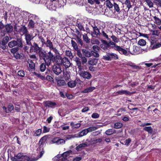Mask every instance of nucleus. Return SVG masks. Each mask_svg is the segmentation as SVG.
<instances>
[{
	"label": "nucleus",
	"mask_w": 161,
	"mask_h": 161,
	"mask_svg": "<svg viewBox=\"0 0 161 161\" xmlns=\"http://www.w3.org/2000/svg\"><path fill=\"white\" fill-rule=\"evenodd\" d=\"M48 55H47L45 58L46 61V64L47 66L50 65L52 62H55L57 64L60 65L62 64V58L59 55L54 56L51 51L49 52Z\"/></svg>",
	"instance_id": "obj_1"
},
{
	"label": "nucleus",
	"mask_w": 161,
	"mask_h": 161,
	"mask_svg": "<svg viewBox=\"0 0 161 161\" xmlns=\"http://www.w3.org/2000/svg\"><path fill=\"white\" fill-rule=\"evenodd\" d=\"M29 45L31 46L29 50L30 53L35 52L36 53L37 52L39 51L41 49V47H40L35 42H34L32 44L31 43V45Z\"/></svg>",
	"instance_id": "obj_2"
},
{
	"label": "nucleus",
	"mask_w": 161,
	"mask_h": 161,
	"mask_svg": "<svg viewBox=\"0 0 161 161\" xmlns=\"http://www.w3.org/2000/svg\"><path fill=\"white\" fill-rule=\"evenodd\" d=\"M13 30V27L10 24H6L5 26L4 29L2 31V33L3 35H5L6 33H11Z\"/></svg>",
	"instance_id": "obj_3"
},
{
	"label": "nucleus",
	"mask_w": 161,
	"mask_h": 161,
	"mask_svg": "<svg viewBox=\"0 0 161 161\" xmlns=\"http://www.w3.org/2000/svg\"><path fill=\"white\" fill-rule=\"evenodd\" d=\"M78 73L80 75L84 78L89 80L92 77L91 74L87 71H84L81 69L78 71Z\"/></svg>",
	"instance_id": "obj_4"
},
{
	"label": "nucleus",
	"mask_w": 161,
	"mask_h": 161,
	"mask_svg": "<svg viewBox=\"0 0 161 161\" xmlns=\"http://www.w3.org/2000/svg\"><path fill=\"white\" fill-rule=\"evenodd\" d=\"M81 80L79 79H76L74 80H70L69 81L67 84L68 86L70 88H74L75 87L77 84L79 83L80 84L81 82Z\"/></svg>",
	"instance_id": "obj_5"
},
{
	"label": "nucleus",
	"mask_w": 161,
	"mask_h": 161,
	"mask_svg": "<svg viewBox=\"0 0 161 161\" xmlns=\"http://www.w3.org/2000/svg\"><path fill=\"white\" fill-rule=\"evenodd\" d=\"M37 53H38L40 59H43L44 60L45 62L46 63V61L45 59V56L47 55H48V54L49 52L47 53L45 51L42 50V48L41 47L40 51H39L37 52Z\"/></svg>",
	"instance_id": "obj_6"
},
{
	"label": "nucleus",
	"mask_w": 161,
	"mask_h": 161,
	"mask_svg": "<svg viewBox=\"0 0 161 161\" xmlns=\"http://www.w3.org/2000/svg\"><path fill=\"white\" fill-rule=\"evenodd\" d=\"M53 72L56 75H58L62 72L61 68L60 65L58 64L54 65L53 67Z\"/></svg>",
	"instance_id": "obj_7"
},
{
	"label": "nucleus",
	"mask_w": 161,
	"mask_h": 161,
	"mask_svg": "<svg viewBox=\"0 0 161 161\" xmlns=\"http://www.w3.org/2000/svg\"><path fill=\"white\" fill-rule=\"evenodd\" d=\"M53 143H55L56 145H63L65 143V141L62 139H60L58 137H56L53 139L52 141Z\"/></svg>",
	"instance_id": "obj_8"
},
{
	"label": "nucleus",
	"mask_w": 161,
	"mask_h": 161,
	"mask_svg": "<svg viewBox=\"0 0 161 161\" xmlns=\"http://www.w3.org/2000/svg\"><path fill=\"white\" fill-rule=\"evenodd\" d=\"M25 36V39L26 41V43L27 45H31V40L33 39L34 36H33L31 34L29 33L26 34L24 35Z\"/></svg>",
	"instance_id": "obj_9"
},
{
	"label": "nucleus",
	"mask_w": 161,
	"mask_h": 161,
	"mask_svg": "<svg viewBox=\"0 0 161 161\" xmlns=\"http://www.w3.org/2000/svg\"><path fill=\"white\" fill-rule=\"evenodd\" d=\"M23 12L24 14L28 17L29 20H35L38 19V16L35 14H30L26 11H24Z\"/></svg>",
	"instance_id": "obj_10"
},
{
	"label": "nucleus",
	"mask_w": 161,
	"mask_h": 161,
	"mask_svg": "<svg viewBox=\"0 0 161 161\" xmlns=\"http://www.w3.org/2000/svg\"><path fill=\"white\" fill-rule=\"evenodd\" d=\"M115 50L118 51L121 54H124L125 55L127 56L129 54L127 50L122 48L120 46H117L115 47Z\"/></svg>",
	"instance_id": "obj_11"
},
{
	"label": "nucleus",
	"mask_w": 161,
	"mask_h": 161,
	"mask_svg": "<svg viewBox=\"0 0 161 161\" xmlns=\"http://www.w3.org/2000/svg\"><path fill=\"white\" fill-rule=\"evenodd\" d=\"M62 64L66 68L69 67L71 64L68 58L66 57H64L63 58Z\"/></svg>",
	"instance_id": "obj_12"
},
{
	"label": "nucleus",
	"mask_w": 161,
	"mask_h": 161,
	"mask_svg": "<svg viewBox=\"0 0 161 161\" xmlns=\"http://www.w3.org/2000/svg\"><path fill=\"white\" fill-rule=\"evenodd\" d=\"M21 160L19 161H36L37 160L38 158H34V159L30 158L29 157L26 155H22L21 158Z\"/></svg>",
	"instance_id": "obj_13"
},
{
	"label": "nucleus",
	"mask_w": 161,
	"mask_h": 161,
	"mask_svg": "<svg viewBox=\"0 0 161 161\" xmlns=\"http://www.w3.org/2000/svg\"><path fill=\"white\" fill-rule=\"evenodd\" d=\"M45 105L46 107L53 108L56 105V103L55 102L48 101L45 102Z\"/></svg>",
	"instance_id": "obj_14"
},
{
	"label": "nucleus",
	"mask_w": 161,
	"mask_h": 161,
	"mask_svg": "<svg viewBox=\"0 0 161 161\" xmlns=\"http://www.w3.org/2000/svg\"><path fill=\"white\" fill-rule=\"evenodd\" d=\"M102 44L100 45L101 48L103 50H106L109 48L108 42L106 40H101Z\"/></svg>",
	"instance_id": "obj_15"
},
{
	"label": "nucleus",
	"mask_w": 161,
	"mask_h": 161,
	"mask_svg": "<svg viewBox=\"0 0 161 161\" xmlns=\"http://www.w3.org/2000/svg\"><path fill=\"white\" fill-rule=\"evenodd\" d=\"M27 63L28 64L29 68L31 70L34 69H35V64L33 61L31 59H28L27 61Z\"/></svg>",
	"instance_id": "obj_16"
},
{
	"label": "nucleus",
	"mask_w": 161,
	"mask_h": 161,
	"mask_svg": "<svg viewBox=\"0 0 161 161\" xmlns=\"http://www.w3.org/2000/svg\"><path fill=\"white\" fill-rule=\"evenodd\" d=\"M75 62L76 65L78 66V71L82 69V66L81 65V63L80 59L76 57L75 59Z\"/></svg>",
	"instance_id": "obj_17"
},
{
	"label": "nucleus",
	"mask_w": 161,
	"mask_h": 161,
	"mask_svg": "<svg viewBox=\"0 0 161 161\" xmlns=\"http://www.w3.org/2000/svg\"><path fill=\"white\" fill-rule=\"evenodd\" d=\"M87 147V145L85 143H82L77 146L76 147V149L78 151H80L85 147Z\"/></svg>",
	"instance_id": "obj_18"
},
{
	"label": "nucleus",
	"mask_w": 161,
	"mask_h": 161,
	"mask_svg": "<svg viewBox=\"0 0 161 161\" xmlns=\"http://www.w3.org/2000/svg\"><path fill=\"white\" fill-rule=\"evenodd\" d=\"M116 93H117L118 94L120 95L125 94L128 95H130L132 94L131 93L126 90H122L116 92Z\"/></svg>",
	"instance_id": "obj_19"
},
{
	"label": "nucleus",
	"mask_w": 161,
	"mask_h": 161,
	"mask_svg": "<svg viewBox=\"0 0 161 161\" xmlns=\"http://www.w3.org/2000/svg\"><path fill=\"white\" fill-rule=\"evenodd\" d=\"M22 155L21 153H19L14 157H11V159L12 161H19L21 160L20 158H21Z\"/></svg>",
	"instance_id": "obj_20"
},
{
	"label": "nucleus",
	"mask_w": 161,
	"mask_h": 161,
	"mask_svg": "<svg viewBox=\"0 0 161 161\" xmlns=\"http://www.w3.org/2000/svg\"><path fill=\"white\" fill-rule=\"evenodd\" d=\"M95 89V87L90 86L82 90L81 92L83 93H88L92 91Z\"/></svg>",
	"instance_id": "obj_21"
},
{
	"label": "nucleus",
	"mask_w": 161,
	"mask_h": 161,
	"mask_svg": "<svg viewBox=\"0 0 161 161\" xmlns=\"http://www.w3.org/2000/svg\"><path fill=\"white\" fill-rule=\"evenodd\" d=\"M108 43L109 49L114 48V49L115 50V47L117 46H118L115 43L111 41V40H109L108 42Z\"/></svg>",
	"instance_id": "obj_22"
},
{
	"label": "nucleus",
	"mask_w": 161,
	"mask_h": 161,
	"mask_svg": "<svg viewBox=\"0 0 161 161\" xmlns=\"http://www.w3.org/2000/svg\"><path fill=\"white\" fill-rule=\"evenodd\" d=\"M88 133L87 129H85L79 132L78 134H76L78 137H81L83 136L86 135Z\"/></svg>",
	"instance_id": "obj_23"
},
{
	"label": "nucleus",
	"mask_w": 161,
	"mask_h": 161,
	"mask_svg": "<svg viewBox=\"0 0 161 161\" xmlns=\"http://www.w3.org/2000/svg\"><path fill=\"white\" fill-rule=\"evenodd\" d=\"M82 52L83 55L86 57L89 58L91 57V52L86 49H82Z\"/></svg>",
	"instance_id": "obj_24"
},
{
	"label": "nucleus",
	"mask_w": 161,
	"mask_h": 161,
	"mask_svg": "<svg viewBox=\"0 0 161 161\" xmlns=\"http://www.w3.org/2000/svg\"><path fill=\"white\" fill-rule=\"evenodd\" d=\"M93 28V34L96 35V36L100 35V32L97 26H92Z\"/></svg>",
	"instance_id": "obj_25"
},
{
	"label": "nucleus",
	"mask_w": 161,
	"mask_h": 161,
	"mask_svg": "<svg viewBox=\"0 0 161 161\" xmlns=\"http://www.w3.org/2000/svg\"><path fill=\"white\" fill-rule=\"evenodd\" d=\"M108 32L107 31L105 30H103L101 32H100V36H101L103 37L104 38L108 40L109 39L108 38V35L107 34Z\"/></svg>",
	"instance_id": "obj_26"
},
{
	"label": "nucleus",
	"mask_w": 161,
	"mask_h": 161,
	"mask_svg": "<svg viewBox=\"0 0 161 161\" xmlns=\"http://www.w3.org/2000/svg\"><path fill=\"white\" fill-rule=\"evenodd\" d=\"M16 46L17 47L20 48H22L23 47V44L22 43V39L21 38H18L16 40Z\"/></svg>",
	"instance_id": "obj_27"
},
{
	"label": "nucleus",
	"mask_w": 161,
	"mask_h": 161,
	"mask_svg": "<svg viewBox=\"0 0 161 161\" xmlns=\"http://www.w3.org/2000/svg\"><path fill=\"white\" fill-rule=\"evenodd\" d=\"M35 26V23L33 20H29V22L28 24V28L32 29L34 28Z\"/></svg>",
	"instance_id": "obj_28"
},
{
	"label": "nucleus",
	"mask_w": 161,
	"mask_h": 161,
	"mask_svg": "<svg viewBox=\"0 0 161 161\" xmlns=\"http://www.w3.org/2000/svg\"><path fill=\"white\" fill-rule=\"evenodd\" d=\"M98 59L94 58L91 59L88 61V63L89 65H94L97 64V63Z\"/></svg>",
	"instance_id": "obj_29"
},
{
	"label": "nucleus",
	"mask_w": 161,
	"mask_h": 161,
	"mask_svg": "<svg viewBox=\"0 0 161 161\" xmlns=\"http://www.w3.org/2000/svg\"><path fill=\"white\" fill-rule=\"evenodd\" d=\"M20 31L24 35L28 33V32L27 29L25 25H23L21 27L20 29Z\"/></svg>",
	"instance_id": "obj_30"
},
{
	"label": "nucleus",
	"mask_w": 161,
	"mask_h": 161,
	"mask_svg": "<svg viewBox=\"0 0 161 161\" xmlns=\"http://www.w3.org/2000/svg\"><path fill=\"white\" fill-rule=\"evenodd\" d=\"M115 133V130L113 129H109L105 131V134L107 135H110Z\"/></svg>",
	"instance_id": "obj_31"
},
{
	"label": "nucleus",
	"mask_w": 161,
	"mask_h": 161,
	"mask_svg": "<svg viewBox=\"0 0 161 161\" xmlns=\"http://www.w3.org/2000/svg\"><path fill=\"white\" fill-rule=\"evenodd\" d=\"M45 44L46 45L47 47H49L50 50L53 47L52 42L49 40H47Z\"/></svg>",
	"instance_id": "obj_32"
},
{
	"label": "nucleus",
	"mask_w": 161,
	"mask_h": 161,
	"mask_svg": "<svg viewBox=\"0 0 161 161\" xmlns=\"http://www.w3.org/2000/svg\"><path fill=\"white\" fill-rule=\"evenodd\" d=\"M161 46V44L160 43L155 44L153 45H151L150 47V49L152 50L158 48Z\"/></svg>",
	"instance_id": "obj_33"
},
{
	"label": "nucleus",
	"mask_w": 161,
	"mask_h": 161,
	"mask_svg": "<svg viewBox=\"0 0 161 161\" xmlns=\"http://www.w3.org/2000/svg\"><path fill=\"white\" fill-rule=\"evenodd\" d=\"M105 4L106 6L109 8H111L113 6L114 4L111 2L109 0H107L105 3Z\"/></svg>",
	"instance_id": "obj_34"
},
{
	"label": "nucleus",
	"mask_w": 161,
	"mask_h": 161,
	"mask_svg": "<svg viewBox=\"0 0 161 161\" xmlns=\"http://www.w3.org/2000/svg\"><path fill=\"white\" fill-rule=\"evenodd\" d=\"M58 85L59 86L65 85L66 83L65 81L63 80H59L57 81Z\"/></svg>",
	"instance_id": "obj_35"
},
{
	"label": "nucleus",
	"mask_w": 161,
	"mask_h": 161,
	"mask_svg": "<svg viewBox=\"0 0 161 161\" xmlns=\"http://www.w3.org/2000/svg\"><path fill=\"white\" fill-rule=\"evenodd\" d=\"M47 136H44L42 137L40 140L39 143L41 145H43L44 143L46 142L47 139Z\"/></svg>",
	"instance_id": "obj_36"
},
{
	"label": "nucleus",
	"mask_w": 161,
	"mask_h": 161,
	"mask_svg": "<svg viewBox=\"0 0 161 161\" xmlns=\"http://www.w3.org/2000/svg\"><path fill=\"white\" fill-rule=\"evenodd\" d=\"M16 42L15 40H13L9 42L8 45V47L10 48H12L16 46Z\"/></svg>",
	"instance_id": "obj_37"
},
{
	"label": "nucleus",
	"mask_w": 161,
	"mask_h": 161,
	"mask_svg": "<svg viewBox=\"0 0 161 161\" xmlns=\"http://www.w3.org/2000/svg\"><path fill=\"white\" fill-rule=\"evenodd\" d=\"M82 36L83 40L86 43H89L90 42V39L88 37L86 34L84 33L83 34Z\"/></svg>",
	"instance_id": "obj_38"
},
{
	"label": "nucleus",
	"mask_w": 161,
	"mask_h": 161,
	"mask_svg": "<svg viewBox=\"0 0 161 161\" xmlns=\"http://www.w3.org/2000/svg\"><path fill=\"white\" fill-rule=\"evenodd\" d=\"M33 74L35 75H36L37 77L40 78L42 80H44L46 79V77L45 76L41 75L39 73L34 72Z\"/></svg>",
	"instance_id": "obj_39"
},
{
	"label": "nucleus",
	"mask_w": 161,
	"mask_h": 161,
	"mask_svg": "<svg viewBox=\"0 0 161 161\" xmlns=\"http://www.w3.org/2000/svg\"><path fill=\"white\" fill-rule=\"evenodd\" d=\"M65 54L67 56L69 57L71 59L73 58L74 57L73 54L71 53V51L70 50H66L65 51Z\"/></svg>",
	"instance_id": "obj_40"
},
{
	"label": "nucleus",
	"mask_w": 161,
	"mask_h": 161,
	"mask_svg": "<svg viewBox=\"0 0 161 161\" xmlns=\"http://www.w3.org/2000/svg\"><path fill=\"white\" fill-rule=\"evenodd\" d=\"M46 64L45 63H42L40 66V69L41 72H44L46 69Z\"/></svg>",
	"instance_id": "obj_41"
},
{
	"label": "nucleus",
	"mask_w": 161,
	"mask_h": 161,
	"mask_svg": "<svg viewBox=\"0 0 161 161\" xmlns=\"http://www.w3.org/2000/svg\"><path fill=\"white\" fill-rule=\"evenodd\" d=\"M143 130L148 132L149 133H152L153 129L151 126L146 127L143 128Z\"/></svg>",
	"instance_id": "obj_42"
},
{
	"label": "nucleus",
	"mask_w": 161,
	"mask_h": 161,
	"mask_svg": "<svg viewBox=\"0 0 161 161\" xmlns=\"http://www.w3.org/2000/svg\"><path fill=\"white\" fill-rule=\"evenodd\" d=\"M153 19L155 21L154 22L157 25H160L161 24V20L158 18L154 16Z\"/></svg>",
	"instance_id": "obj_43"
},
{
	"label": "nucleus",
	"mask_w": 161,
	"mask_h": 161,
	"mask_svg": "<svg viewBox=\"0 0 161 161\" xmlns=\"http://www.w3.org/2000/svg\"><path fill=\"white\" fill-rule=\"evenodd\" d=\"M138 44L141 46H144L146 45V42L144 39H141L138 41Z\"/></svg>",
	"instance_id": "obj_44"
},
{
	"label": "nucleus",
	"mask_w": 161,
	"mask_h": 161,
	"mask_svg": "<svg viewBox=\"0 0 161 161\" xmlns=\"http://www.w3.org/2000/svg\"><path fill=\"white\" fill-rule=\"evenodd\" d=\"M19 49V47H17L12 48L10 50V51L12 53L14 54L18 53Z\"/></svg>",
	"instance_id": "obj_45"
},
{
	"label": "nucleus",
	"mask_w": 161,
	"mask_h": 161,
	"mask_svg": "<svg viewBox=\"0 0 161 161\" xmlns=\"http://www.w3.org/2000/svg\"><path fill=\"white\" fill-rule=\"evenodd\" d=\"M123 126V124L119 122L115 123L114 124V128L115 129H119L121 128Z\"/></svg>",
	"instance_id": "obj_46"
},
{
	"label": "nucleus",
	"mask_w": 161,
	"mask_h": 161,
	"mask_svg": "<svg viewBox=\"0 0 161 161\" xmlns=\"http://www.w3.org/2000/svg\"><path fill=\"white\" fill-rule=\"evenodd\" d=\"M110 57L111 60L112 59H115L118 58L117 55L115 53H108Z\"/></svg>",
	"instance_id": "obj_47"
},
{
	"label": "nucleus",
	"mask_w": 161,
	"mask_h": 161,
	"mask_svg": "<svg viewBox=\"0 0 161 161\" xmlns=\"http://www.w3.org/2000/svg\"><path fill=\"white\" fill-rule=\"evenodd\" d=\"M111 38L112 39L113 42L115 43H117L119 41V39L116 36L112 35L111 36Z\"/></svg>",
	"instance_id": "obj_48"
},
{
	"label": "nucleus",
	"mask_w": 161,
	"mask_h": 161,
	"mask_svg": "<svg viewBox=\"0 0 161 161\" xmlns=\"http://www.w3.org/2000/svg\"><path fill=\"white\" fill-rule=\"evenodd\" d=\"M71 153L72 151L70 150L63 153L62 154V157H64L63 158L65 159L64 157H67L70 153Z\"/></svg>",
	"instance_id": "obj_49"
},
{
	"label": "nucleus",
	"mask_w": 161,
	"mask_h": 161,
	"mask_svg": "<svg viewBox=\"0 0 161 161\" xmlns=\"http://www.w3.org/2000/svg\"><path fill=\"white\" fill-rule=\"evenodd\" d=\"M86 129L88 133L95 130L97 129V128L95 126H92L87 128Z\"/></svg>",
	"instance_id": "obj_50"
},
{
	"label": "nucleus",
	"mask_w": 161,
	"mask_h": 161,
	"mask_svg": "<svg viewBox=\"0 0 161 161\" xmlns=\"http://www.w3.org/2000/svg\"><path fill=\"white\" fill-rule=\"evenodd\" d=\"M64 77L66 80H68L70 78V75L67 72H65L64 73Z\"/></svg>",
	"instance_id": "obj_51"
},
{
	"label": "nucleus",
	"mask_w": 161,
	"mask_h": 161,
	"mask_svg": "<svg viewBox=\"0 0 161 161\" xmlns=\"http://www.w3.org/2000/svg\"><path fill=\"white\" fill-rule=\"evenodd\" d=\"M125 4L128 8V10H129L131 6L130 1L129 0H126L125 2Z\"/></svg>",
	"instance_id": "obj_52"
},
{
	"label": "nucleus",
	"mask_w": 161,
	"mask_h": 161,
	"mask_svg": "<svg viewBox=\"0 0 161 161\" xmlns=\"http://www.w3.org/2000/svg\"><path fill=\"white\" fill-rule=\"evenodd\" d=\"M18 75L21 77H24L25 75V72L23 70H19L18 72Z\"/></svg>",
	"instance_id": "obj_53"
},
{
	"label": "nucleus",
	"mask_w": 161,
	"mask_h": 161,
	"mask_svg": "<svg viewBox=\"0 0 161 161\" xmlns=\"http://www.w3.org/2000/svg\"><path fill=\"white\" fill-rule=\"evenodd\" d=\"M113 6H114V10L117 12H119L120 11V9L118 5L115 3H114Z\"/></svg>",
	"instance_id": "obj_54"
},
{
	"label": "nucleus",
	"mask_w": 161,
	"mask_h": 161,
	"mask_svg": "<svg viewBox=\"0 0 161 161\" xmlns=\"http://www.w3.org/2000/svg\"><path fill=\"white\" fill-rule=\"evenodd\" d=\"M57 128H60L61 127L63 130H68L69 128V126H64L63 125H61L60 126H58L57 125Z\"/></svg>",
	"instance_id": "obj_55"
},
{
	"label": "nucleus",
	"mask_w": 161,
	"mask_h": 161,
	"mask_svg": "<svg viewBox=\"0 0 161 161\" xmlns=\"http://www.w3.org/2000/svg\"><path fill=\"white\" fill-rule=\"evenodd\" d=\"M97 52H94L93 51H91V56H93L95 57L98 58L99 56V54L97 53Z\"/></svg>",
	"instance_id": "obj_56"
},
{
	"label": "nucleus",
	"mask_w": 161,
	"mask_h": 161,
	"mask_svg": "<svg viewBox=\"0 0 161 161\" xmlns=\"http://www.w3.org/2000/svg\"><path fill=\"white\" fill-rule=\"evenodd\" d=\"M75 137H78V136H76V135L75 134V135H69L67 136L66 137V140H69L72 138H74Z\"/></svg>",
	"instance_id": "obj_57"
},
{
	"label": "nucleus",
	"mask_w": 161,
	"mask_h": 161,
	"mask_svg": "<svg viewBox=\"0 0 161 161\" xmlns=\"http://www.w3.org/2000/svg\"><path fill=\"white\" fill-rule=\"evenodd\" d=\"M71 44L72 45V46L74 48L75 50H78V48L77 45V44L75 42L72 40L71 41Z\"/></svg>",
	"instance_id": "obj_58"
},
{
	"label": "nucleus",
	"mask_w": 161,
	"mask_h": 161,
	"mask_svg": "<svg viewBox=\"0 0 161 161\" xmlns=\"http://www.w3.org/2000/svg\"><path fill=\"white\" fill-rule=\"evenodd\" d=\"M38 37L39 40H40L41 42H42L43 45L45 44L46 42L45 41V40L44 39V38L42 37V36L38 35Z\"/></svg>",
	"instance_id": "obj_59"
},
{
	"label": "nucleus",
	"mask_w": 161,
	"mask_h": 161,
	"mask_svg": "<svg viewBox=\"0 0 161 161\" xmlns=\"http://www.w3.org/2000/svg\"><path fill=\"white\" fill-rule=\"evenodd\" d=\"M42 131V129H39L37 130L35 133V135L36 136H39L41 134Z\"/></svg>",
	"instance_id": "obj_60"
},
{
	"label": "nucleus",
	"mask_w": 161,
	"mask_h": 161,
	"mask_svg": "<svg viewBox=\"0 0 161 161\" xmlns=\"http://www.w3.org/2000/svg\"><path fill=\"white\" fill-rule=\"evenodd\" d=\"M50 128L46 126L43 127V132L44 133H47L49 131Z\"/></svg>",
	"instance_id": "obj_61"
},
{
	"label": "nucleus",
	"mask_w": 161,
	"mask_h": 161,
	"mask_svg": "<svg viewBox=\"0 0 161 161\" xmlns=\"http://www.w3.org/2000/svg\"><path fill=\"white\" fill-rule=\"evenodd\" d=\"M145 1L147 2L148 5L149 7H153V3L150 0H145Z\"/></svg>",
	"instance_id": "obj_62"
},
{
	"label": "nucleus",
	"mask_w": 161,
	"mask_h": 161,
	"mask_svg": "<svg viewBox=\"0 0 161 161\" xmlns=\"http://www.w3.org/2000/svg\"><path fill=\"white\" fill-rule=\"evenodd\" d=\"M92 48L94 51V52H98L100 50V48L97 45H94L93 46Z\"/></svg>",
	"instance_id": "obj_63"
},
{
	"label": "nucleus",
	"mask_w": 161,
	"mask_h": 161,
	"mask_svg": "<svg viewBox=\"0 0 161 161\" xmlns=\"http://www.w3.org/2000/svg\"><path fill=\"white\" fill-rule=\"evenodd\" d=\"M8 111L9 112V113L14 109V106L12 104H9L8 105Z\"/></svg>",
	"instance_id": "obj_64"
}]
</instances>
